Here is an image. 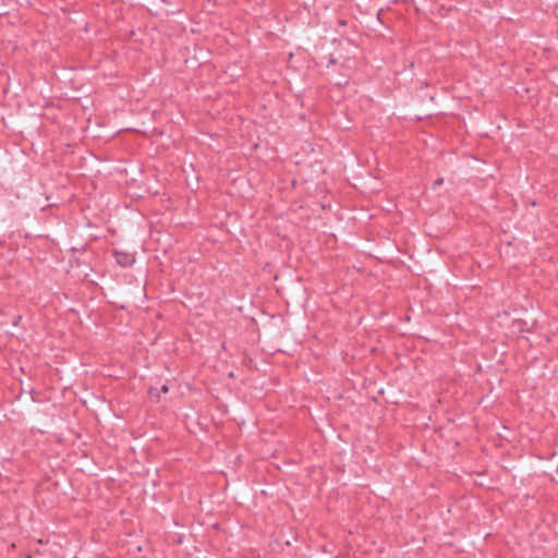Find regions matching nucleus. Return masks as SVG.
Returning <instances> with one entry per match:
<instances>
[{
    "instance_id": "20e7f679",
    "label": "nucleus",
    "mask_w": 558,
    "mask_h": 558,
    "mask_svg": "<svg viewBox=\"0 0 558 558\" xmlns=\"http://www.w3.org/2000/svg\"><path fill=\"white\" fill-rule=\"evenodd\" d=\"M37 544H40L44 546L43 554L50 553L53 555H58L59 551L62 549L61 546L59 544H57L56 542L50 544L49 538H47L46 541H44L43 538H37Z\"/></svg>"
},
{
    "instance_id": "9d476101",
    "label": "nucleus",
    "mask_w": 558,
    "mask_h": 558,
    "mask_svg": "<svg viewBox=\"0 0 558 558\" xmlns=\"http://www.w3.org/2000/svg\"><path fill=\"white\" fill-rule=\"evenodd\" d=\"M73 558H76V557H73Z\"/></svg>"
},
{
    "instance_id": "f257e3e1",
    "label": "nucleus",
    "mask_w": 558,
    "mask_h": 558,
    "mask_svg": "<svg viewBox=\"0 0 558 558\" xmlns=\"http://www.w3.org/2000/svg\"><path fill=\"white\" fill-rule=\"evenodd\" d=\"M51 195H46V204H44L40 208L41 216L37 217L40 221L44 220L48 223L47 227H44L40 230V233L37 234V238H44L46 240H50L54 242V238L58 236L63 229L62 219L53 213V209L57 208V204L50 202Z\"/></svg>"
},
{
    "instance_id": "423d86ee",
    "label": "nucleus",
    "mask_w": 558,
    "mask_h": 558,
    "mask_svg": "<svg viewBox=\"0 0 558 558\" xmlns=\"http://www.w3.org/2000/svg\"><path fill=\"white\" fill-rule=\"evenodd\" d=\"M444 183V178H438L434 184H433V189L436 190L437 186H440L441 184Z\"/></svg>"
},
{
    "instance_id": "1a4fd4ad",
    "label": "nucleus",
    "mask_w": 558,
    "mask_h": 558,
    "mask_svg": "<svg viewBox=\"0 0 558 558\" xmlns=\"http://www.w3.org/2000/svg\"><path fill=\"white\" fill-rule=\"evenodd\" d=\"M338 23H339V25H342V26L347 25V21L345 20H339Z\"/></svg>"
},
{
    "instance_id": "39448f33",
    "label": "nucleus",
    "mask_w": 558,
    "mask_h": 558,
    "mask_svg": "<svg viewBox=\"0 0 558 558\" xmlns=\"http://www.w3.org/2000/svg\"><path fill=\"white\" fill-rule=\"evenodd\" d=\"M148 395H149V397L151 399L155 400V402H159L160 401V391H159V389L150 387L149 390H148Z\"/></svg>"
},
{
    "instance_id": "f03ea898",
    "label": "nucleus",
    "mask_w": 558,
    "mask_h": 558,
    "mask_svg": "<svg viewBox=\"0 0 558 558\" xmlns=\"http://www.w3.org/2000/svg\"><path fill=\"white\" fill-rule=\"evenodd\" d=\"M113 255L117 263L122 267L131 266L135 262L133 254L114 250Z\"/></svg>"
},
{
    "instance_id": "6e6552de",
    "label": "nucleus",
    "mask_w": 558,
    "mask_h": 558,
    "mask_svg": "<svg viewBox=\"0 0 558 558\" xmlns=\"http://www.w3.org/2000/svg\"><path fill=\"white\" fill-rule=\"evenodd\" d=\"M160 392L167 393L169 391V387L167 385H162V387L159 390Z\"/></svg>"
},
{
    "instance_id": "7ed1b4c3",
    "label": "nucleus",
    "mask_w": 558,
    "mask_h": 558,
    "mask_svg": "<svg viewBox=\"0 0 558 558\" xmlns=\"http://www.w3.org/2000/svg\"><path fill=\"white\" fill-rule=\"evenodd\" d=\"M43 413L45 414L44 421L39 423V427H37L38 433H47L49 429L53 427L54 423V415L49 414L47 411L43 410Z\"/></svg>"
},
{
    "instance_id": "0eeeda50",
    "label": "nucleus",
    "mask_w": 558,
    "mask_h": 558,
    "mask_svg": "<svg viewBox=\"0 0 558 558\" xmlns=\"http://www.w3.org/2000/svg\"><path fill=\"white\" fill-rule=\"evenodd\" d=\"M85 246H86V245H83L82 247H80V246L72 247V252H73V253H76V252H85V250H86V248H85Z\"/></svg>"
}]
</instances>
